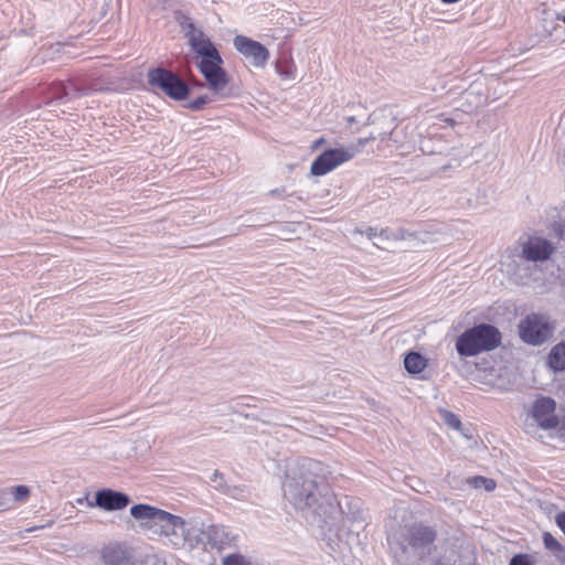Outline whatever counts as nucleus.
Wrapping results in <instances>:
<instances>
[{
	"mask_svg": "<svg viewBox=\"0 0 565 565\" xmlns=\"http://www.w3.org/2000/svg\"><path fill=\"white\" fill-rule=\"evenodd\" d=\"M130 515L139 522L141 529L153 535L164 536L175 548L194 546L193 527L179 515L149 504L132 505Z\"/></svg>",
	"mask_w": 565,
	"mask_h": 565,
	"instance_id": "obj_1",
	"label": "nucleus"
},
{
	"mask_svg": "<svg viewBox=\"0 0 565 565\" xmlns=\"http://www.w3.org/2000/svg\"><path fill=\"white\" fill-rule=\"evenodd\" d=\"M316 463L309 459L288 466L282 482L285 498L298 510L320 507L321 489L312 470Z\"/></svg>",
	"mask_w": 565,
	"mask_h": 565,
	"instance_id": "obj_2",
	"label": "nucleus"
},
{
	"mask_svg": "<svg viewBox=\"0 0 565 565\" xmlns=\"http://www.w3.org/2000/svg\"><path fill=\"white\" fill-rule=\"evenodd\" d=\"M436 537L435 527L415 523L406 526L391 544L401 565H426L436 552Z\"/></svg>",
	"mask_w": 565,
	"mask_h": 565,
	"instance_id": "obj_3",
	"label": "nucleus"
},
{
	"mask_svg": "<svg viewBox=\"0 0 565 565\" xmlns=\"http://www.w3.org/2000/svg\"><path fill=\"white\" fill-rule=\"evenodd\" d=\"M500 340L501 334L495 327L481 323L466 330L457 338L456 350L461 358L476 356L495 349Z\"/></svg>",
	"mask_w": 565,
	"mask_h": 565,
	"instance_id": "obj_4",
	"label": "nucleus"
},
{
	"mask_svg": "<svg viewBox=\"0 0 565 565\" xmlns=\"http://www.w3.org/2000/svg\"><path fill=\"white\" fill-rule=\"evenodd\" d=\"M223 60L217 52V56H204L198 63L201 74L204 76L209 88L221 98L230 96L228 77L222 68Z\"/></svg>",
	"mask_w": 565,
	"mask_h": 565,
	"instance_id": "obj_5",
	"label": "nucleus"
},
{
	"mask_svg": "<svg viewBox=\"0 0 565 565\" xmlns=\"http://www.w3.org/2000/svg\"><path fill=\"white\" fill-rule=\"evenodd\" d=\"M519 331L523 341L536 345L545 342L552 335L553 327L547 317L530 315L520 322Z\"/></svg>",
	"mask_w": 565,
	"mask_h": 565,
	"instance_id": "obj_6",
	"label": "nucleus"
},
{
	"mask_svg": "<svg viewBox=\"0 0 565 565\" xmlns=\"http://www.w3.org/2000/svg\"><path fill=\"white\" fill-rule=\"evenodd\" d=\"M350 161V153L341 147L324 150L311 163L310 173L312 175H324L339 166Z\"/></svg>",
	"mask_w": 565,
	"mask_h": 565,
	"instance_id": "obj_7",
	"label": "nucleus"
},
{
	"mask_svg": "<svg viewBox=\"0 0 565 565\" xmlns=\"http://www.w3.org/2000/svg\"><path fill=\"white\" fill-rule=\"evenodd\" d=\"M234 47L250 60L255 67H264L269 58V51L259 42L244 35H236L233 41Z\"/></svg>",
	"mask_w": 565,
	"mask_h": 565,
	"instance_id": "obj_8",
	"label": "nucleus"
},
{
	"mask_svg": "<svg viewBox=\"0 0 565 565\" xmlns=\"http://www.w3.org/2000/svg\"><path fill=\"white\" fill-rule=\"evenodd\" d=\"M556 403L550 397H542L535 401L532 408V414L539 426L544 429L554 428L558 424V418L555 414Z\"/></svg>",
	"mask_w": 565,
	"mask_h": 565,
	"instance_id": "obj_9",
	"label": "nucleus"
},
{
	"mask_svg": "<svg viewBox=\"0 0 565 565\" xmlns=\"http://www.w3.org/2000/svg\"><path fill=\"white\" fill-rule=\"evenodd\" d=\"M130 502L127 494L110 489H103L96 492L95 502H88V507H98L105 511L125 509Z\"/></svg>",
	"mask_w": 565,
	"mask_h": 565,
	"instance_id": "obj_10",
	"label": "nucleus"
},
{
	"mask_svg": "<svg viewBox=\"0 0 565 565\" xmlns=\"http://www.w3.org/2000/svg\"><path fill=\"white\" fill-rule=\"evenodd\" d=\"M550 242L540 237H530L522 245V255L526 260L539 262L550 258L553 253Z\"/></svg>",
	"mask_w": 565,
	"mask_h": 565,
	"instance_id": "obj_11",
	"label": "nucleus"
},
{
	"mask_svg": "<svg viewBox=\"0 0 565 565\" xmlns=\"http://www.w3.org/2000/svg\"><path fill=\"white\" fill-rule=\"evenodd\" d=\"M100 558L104 565H137L129 550L116 543L104 546Z\"/></svg>",
	"mask_w": 565,
	"mask_h": 565,
	"instance_id": "obj_12",
	"label": "nucleus"
},
{
	"mask_svg": "<svg viewBox=\"0 0 565 565\" xmlns=\"http://www.w3.org/2000/svg\"><path fill=\"white\" fill-rule=\"evenodd\" d=\"M186 36L192 50L195 51L201 57L212 56L213 54L217 56L218 51L212 44L211 40L206 34H204L202 30L196 29L194 24H189Z\"/></svg>",
	"mask_w": 565,
	"mask_h": 565,
	"instance_id": "obj_13",
	"label": "nucleus"
},
{
	"mask_svg": "<svg viewBox=\"0 0 565 565\" xmlns=\"http://www.w3.org/2000/svg\"><path fill=\"white\" fill-rule=\"evenodd\" d=\"M207 544L211 547L223 550L232 546L235 536L223 525H210L203 531Z\"/></svg>",
	"mask_w": 565,
	"mask_h": 565,
	"instance_id": "obj_14",
	"label": "nucleus"
},
{
	"mask_svg": "<svg viewBox=\"0 0 565 565\" xmlns=\"http://www.w3.org/2000/svg\"><path fill=\"white\" fill-rule=\"evenodd\" d=\"M172 81L177 84L178 88H181V78L170 71L163 68L151 70L148 74V82L152 88H158L166 94L169 83Z\"/></svg>",
	"mask_w": 565,
	"mask_h": 565,
	"instance_id": "obj_15",
	"label": "nucleus"
},
{
	"mask_svg": "<svg viewBox=\"0 0 565 565\" xmlns=\"http://www.w3.org/2000/svg\"><path fill=\"white\" fill-rule=\"evenodd\" d=\"M404 366L408 373L419 374L426 369L427 361L422 354L409 352L404 359Z\"/></svg>",
	"mask_w": 565,
	"mask_h": 565,
	"instance_id": "obj_16",
	"label": "nucleus"
},
{
	"mask_svg": "<svg viewBox=\"0 0 565 565\" xmlns=\"http://www.w3.org/2000/svg\"><path fill=\"white\" fill-rule=\"evenodd\" d=\"M548 365L554 371L565 370V340L556 344L550 352Z\"/></svg>",
	"mask_w": 565,
	"mask_h": 565,
	"instance_id": "obj_17",
	"label": "nucleus"
},
{
	"mask_svg": "<svg viewBox=\"0 0 565 565\" xmlns=\"http://www.w3.org/2000/svg\"><path fill=\"white\" fill-rule=\"evenodd\" d=\"M375 139H376V137L374 135H370L369 137H365V138H359L355 142H352L348 147H341V148L344 151L350 153V160H352L356 154H359L364 149V147L369 142H371Z\"/></svg>",
	"mask_w": 565,
	"mask_h": 565,
	"instance_id": "obj_18",
	"label": "nucleus"
},
{
	"mask_svg": "<svg viewBox=\"0 0 565 565\" xmlns=\"http://www.w3.org/2000/svg\"><path fill=\"white\" fill-rule=\"evenodd\" d=\"M6 490L8 494L12 497L14 502H26L31 494V489L24 484L10 487Z\"/></svg>",
	"mask_w": 565,
	"mask_h": 565,
	"instance_id": "obj_19",
	"label": "nucleus"
},
{
	"mask_svg": "<svg viewBox=\"0 0 565 565\" xmlns=\"http://www.w3.org/2000/svg\"><path fill=\"white\" fill-rule=\"evenodd\" d=\"M189 94L188 85L181 79V88H178L177 84L172 81L169 83V87L166 92V95L175 100L184 99Z\"/></svg>",
	"mask_w": 565,
	"mask_h": 565,
	"instance_id": "obj_20",
	"label": "nucleus"
},
{
	"mask_svg": "<svg viewBox=\"0 0 565 565\" xmlns=\"http://www.w3.org/2000/svg\"><path fill=\"white\" fill-rule=\"evenodd\" d=\"M468 482L476 489L483 488L487 491H493L495 489L494 480L484 477H473L469 479Z\"/></svg>",
	"mask_w": 565,
	"mask_h": 565,
	"instance_id": "obj_21",
	"label": "nucleus"
},
{
	"mask_svg": "<svg viewBox=\"0 0 565 565\" xmlns=\"http://www.w3.org/2000/svg\"><path fill=\"white\" fill-rule=\"evenodd\" d=\"M544 545L547 550L553 552L561 551V544L558 541L548 532L543 533Z\"/></svg>",
	"mask_w": 565,
	"mask_h": 565,
	"instance_id": "obj_22",
	"label": "nucleus"
},
{
	"mask_svg": "<svg viewBox=\"0 0 565 565\" xmlns=\"http://www.w3.org/2000/svg\"><path fill=\"white\" fill-rule=\"evenodd\" d=\"M445 422L446 424L450 427V428H454L456 430H460L462 428V424L459 419V417L452 413H449L447 412L445 414Z\"/></svg>",
	"mask_w": 565,
	"mask_h": 565,
	"instance_id": "obj_23",
	"label": "nucleus"
},
{
	"mask_svg": "<svg viewBox=\"0 0 565 565\" xmlns=\"http://www.w3.org/2000/svg\"><path fill=\"white\" fill-rule=\"evenodd\" d=\"M223 565H250V564L245 557H243L241 555H230L224 559Z\"/></svg>",
	"mask_w": 565,
	"mask_h": 565,
	"instance_id": "obj_24",
	"label": "nucleus"
},
{
	"mask_svg": "<svg viewBox=\"0 0 565 565\" xmlns=\"http://www.w3.org/2000/svg\"><path fill=\"white\" fill-rule=\"evenodd\" d=\"M8 495L9 494L7 490L0 491V511L9 510L12 508Z\"/></svg>",
	"mask_w": 565,
	"mask_h": 565,
	"instance_id": "obj_25",
	"label": "nucleus"
},
{
	"mask_svg": "<svg viewBox=\"0 0 565 565\" xmlns=\"http://www.w3.org/2000/svg\"><path fill=\"white\" fill-rule=\"evenodd\" d=\"M209 97L207 96H200L198 97L196 99H194L193 102L190 103V108L194 109V110H199L201 109L207 102H209Z\"/></svg>",
	"mask_w": 565,
	"mask_h": 565,
	"instance_id": "obj_26",
	"label": "nucleus"
},
{
	"mask_svg": "<svg viewBox=\"0 0 565 565\" xmlns=\"http://www.w3.org/2000/svg\"><path fill=\"white\" fill-rule=\"evenodd\" d=\"M509 565H530L525 555H515L511 558Z\"/></svg>",
	"mask_w": 565,
	"mask_h": 565,
	"instance_id": "obj_27",
	"label": "nucleus"
},
{
	"mask_svg": "<svg viewBox=\"0 0 565 565\" xmlns=\"http://www.w3.org/2000/svg\"><path fill=\"white\" fill-rule=\"evenodd\" d=\"M416 238L419 239L423 244L433 243L434 239L431 235L427 232H418L416 233Z\"/></svg>",
	"mask_w": 565,
	"mask_h": 565,
	"instance_id": "obj_28",
	"label": "nucleus"
},
{
	"mask_svg": "<svg viewBox=\"0 0 565 565\" xmlns=\"http://www.w3.org/2000/svg\"><path fill=\"white\" fill-rule=\"evenodd\" d=\"M555 523L565 533V511L556 514Z\"/></svg>",
	"mask_w": 565,
	"mask_h": 565,
	"instance_id": "obj_29",
	"label": "nucleus"
},
{
	"mask_svg": "<svg viewBox=\"0 0 565 565\" xmlns=\"http://www.w3.org/2000/svg\"><path fill=\"white\" fill-rule=\"evenodd\" d=\"M426 565H450L449 562L443 558H436L435 553L430 556V559Z\"/></svg>",
	"mask_w": 565,
	"mask_h": 565,
	"instance_id": "obj_30",
	"label": "nucleus"
},
{
	"mask_svg": "<svg viewBox=\"0 0 565 565\" xmlns=\"http://www.w3.org/2000/svg\"><path fill=\"white\" fill-rule=\"evenodd\" d=\"M393 134H394L393 131H391V132H382V134H380V139L382 141H386L388 138L393 137Z\"/></svg>",
	"mask_w": 565,
	"mask_h": 565,
	"instance_id": "obj_31",
	"label": "nucleus"
},
{
	"mask_svg": "<svg viewBox=\"0 0 565 565\" xmlns=\"http://www.w3.org/2000/svg\"><path fill=\"white\" fill-rule=\"evenodd\" d=\"M45 527L44 525H41V526H33V527H30V529H26L28 532H32V531H35V530H39V529H43Z\"/></svg>",
	"mask_w": 565,
	"mask_h": 565,
	"instance_id": "obj_32",
	"label": "nucleus"
},
{
	"mask_svg": "<svg viewBox=\"0 0 565 565\" xmlns=\"http://www.w3.org/2000/svg\"><path fill=\"white\" fill-rule=\"evenodd\" d=\"M216 479H218V472L217 471L214 472L213 481H216Z\"/></svg>",
	"mask_w": 565,
	"mask_h": 565,
	"instance_id": "obj_33",
	"label": "nucleus"
},
{
	"mask_svg": "<svg viewBox=\"0 0 565 565\" xmlns=\"http://www.w3.org/2000/svg\"><path fill=\"white\" fill-rule=\"evenodd\" d=\"M216 479H218V472L217 471L214 472L213 481H216Z\"/></svg>",
	"mask_w": 565,
	"mask_h": 565,
	"instance_id": "obj_34",
	"label": "nucleus"
},
{
	"mask_svg": "<svg viewBox=\"0 0 565 565\" xmlns=\"http://www.w3.org/2000/svg\"><path fill=\"white\" fill-rule=\"evenodd\" d=\"M216 479H218V472L217 471L214 472L213 481H216Z\"/></svg>",
	"mask_w": 565,
	"mask_h": 565,
	"instance_id": "obj_35",
	"label": "nucleus"
},
{
	"mask_svg": "<svg viewBox=\"0 0 565 565\" xmlns=\"http://www.w3.org/2000/svg\"><path fill=\"white\" fill-rule=\"evenodd\" d=\"M322 142H323V139L318 140V141L316 142V147H317V146H320V143H322Z\"/></svg>",
	"mask_w": 565,
	"mask_h": 565,
	"instance_id": "obj_36",
	"label": "nucleus"
},
{
	"mask_svg": "<svg viewBox=\"0 0 565 565\" xmlns=\"http://www.w3.org/2000/svg\"><path fill=\"white\" fill-rule=\"evenodd\" d=\"M564 23H565V17H564Z\"/></svg>",
	"mask_w": 565,
	"mask_h": 565,
	"instance_id": "obj_37",
	"label": "nucleus"
}]
</instances>
